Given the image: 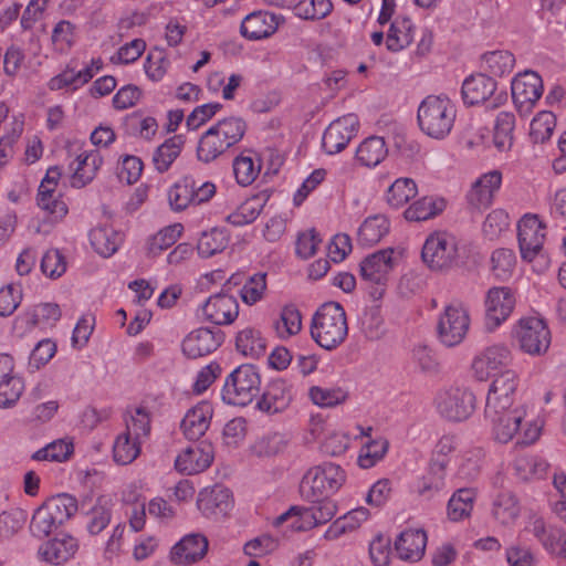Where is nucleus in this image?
<instances>
[{
    "label": "nucleus",
    "instance_id": "obj_1",
    "mask_svg": "<svg viewBox=\"0 0 566 566\" xmlns=\"http://www.w3.org/2000/svg\"><path fill=\"white\" fill-rule=\"evenodd\" d=\"M492 437L500 443L516 439L517 444H532L541 436L543 420L527 406H516L505 411L484 416Z\"/></svg>",
    "mask_w": 566,
    "mask_h": 566
},
{
    "label": "nucleus",
    "instance_id": "obj_2",
    "mask_svg": "<svg viewBox=\"0 0 566 566\" xmlns=\"http://www.w3.org/2000/svg\"><path fill=\"white\" fill-rule=\"evenodd\" d=\"M247 130L245 122L238 116L218 120L200 137L197 146V157L202 163H211L237 145Z\"/></svg>",
    "mask_w": 566,
    "mask_h": 566
},
{
    "label": "nucleus",
    "instance_id": "obj_3",
    "mask_svg": "<svg viewBox=\"0 0 566 566\" xmlns=\"http://www.w3.org/2000/svg\"><path fill=\"white\" fill-rule=\"evenodd\" d=\"M311 337L322 348L333 350L339 347L348 335L345 310L335 302L323 304L313 315Z\"/></svg>",
    "mask_w": 566,
    "mask_h": 566
},
{
    "label": "nucleus",
    "instance_id": "obj_4",
    "mask_svg": "<svg viewBox=\"0 0 566 566\" xmlns=\"http://www.w3.org/2000/svg\"><path fill=\"white\" fill-rule=\"evenodd\" d=\"M457 118L455 104L444 95H429L419 105L417 120L428 137L442 140L450 135Z\"/></svg>",
    "mask_w": 566,
    "mask_h": 566
},
{
    "label": "nucleus",
    "instance_id": "obj_5",
    "mask_svg": "<svg viewBox=\"0 0 566 566\" xmlns=\"http://www.w3.org/2000/svg\"><path fill=\"white\" fill-rule=\"evenodd\" d=\"M346 482L344 469L333 462H324L310 468L300 482L298 491L303 500L315 503L337 493Z\"/></svg>",
    "mask_w": 566,
    "mask_h": 566
},
{
    "label": "nucleus",
    "instance_id": "obj_6",
    "mask_svg": "<svg viewBox=\"0 0 566 566\" xmlns=\"http://www.w3.org/2000/svg\"><path fill=\"white\" fill-rule=\"evenodd\" d=\"M77 512L76 499L69 494H59L46 500L33 513L30 530L39 537L49 536Z\"/></svg>",
    "mask_w": 566,
    "mask_h": 566
},
{
    "label": "nucleus",
    "instance_id": "obj_7",
    "mask_svg": "<svg viewBox=\"0 0 566 566\" xmlns=\"http://www.w3.org/2000/svg\"><path fill=\"white\" fill-rule=\"evenodd\" d=\"M261 378L256 368L249 364L237 367L227 378L221 391L227 405L245 407L259 395Z\"/></svg>",
    "mask_w": 566,
    "mask_h": 566
},
{
    "label": "nucleus",
    "instance_id": "obj_8",
    "mask_svg": "<svg viewBox=\"0 0 566 566\" xmlns=\"http://www.w3.org/2000/svg\"><path fill=\"white\" fill-rule=\"evenodd\" d=\"M433 406L443 419L451 422H461L473 415L476 399L469 388L450 386L437 391Z\"/></svg>",
    "mask_w": 566,
    "mask_h": 566
},
{
    "label": "nucleus",
    "instance_id": "obj_9",
    "mask_svg": "<svg viewBox=\"0 0 566 566\" xmlns=\"http://www.w3.org/2000/svg\"><path fill=\"white\" fill-rule=\"evenodd\" d=\"M512 337L518 348L530 356L545 355L551 346V331L537 316L521 317L512 328Z\"/></svg>",
    "mask_w": 566,
    "mask_h": 566
},
{
    "label": "nucleus",
    "instance_id": "obj_10",
    "mask_svg": "<svg viewBox=\"0 0 566 566\" xmlns=\"http://www.w3.org/2000/svg\"><path fill=\"white\" fill-rule=\"evenodd\" d=\"M471 326L469 307L462 303H450L439 315L437 333L439 342L447 347L460 345Z\"/></svg>",
    "mask_w": 566,
    "mask_h": 566
},
{
    "label": "nucleus",
    "instance_id": "obj_11",
    "mask_svg": "<svg viewBox=\"0 0 566 566\" xmlns=\"http://www.w3.org/2000/svg\"><path fill=\"white\" fill-rule=\"evenodd\" d=\"M517 237L521 256L527 262L537 261L541 271L547 268V259L543 254L545 226L535 214H525L517 224Z\"/></svg>",
    "mask_w": 566,
    "mask_h": 566
},
{
    "label": "nucleus",
    "instance_id": "obj_12",
    "mask_svg": "<svg viewBox=\"0 0 566 566\" xmlns=\"http://www.w3.org/2000/svg\"><path fill=\"white\" fill-rule=\"evenodd\" d=\"M421 256L431 270L449 269L458 259V241L451 233L436 231L426 239Z\"/></svg>",
    "mask_w": 566,
    "mask_h": 566
},
{
    "label": "nucleus",
    "instance_id": "obj_13",
    "mask_svg": "<svg viewBox=\"0 0 566 566\" xmlns=\"http://www.w3.org/2000/svg\"><path fill=\"white\" fill-rule=\"evenodd\" d=\"M518 384V376L513 369H505L496 376L489 387L484 416L523 406L516 401Z\"/></svg>",
    "mask_w": 566,
    "mask_h": 566
},
{
    "label": "nucleus",
    "instance_id": "obj_14",
    "mask_svg": "<svg viewBox=\"0 0 566 566\" xmlns=\"http://www.w3.org/2000/svg\"><path fill=\"white\" fill-rule=\"evenodd\" d=\"M60 179V169L57 167L49 168L39 186L36 195L38 207L53 222L63 220L69 212V207L57 189Z\"/></svg>",
    "mask_w": 566,
    "mask_h": 566
},
{
    "label": "nucleus",
    "instance_id": "obj_15",
    "mask_svg": "<svg viewBox=\"0 0 566 566\" xmlns=\"http://www.w3.org/2000/svg\"><path fill=\"white\" fill-rule=\"evenodd\" d=\"M513 354L504 344H493L478 353L472 360V373L480 381H486L499 376L505 369H511Z\"/></svg>",
    "mask_w": 566,
    "mask_h": 566
},
{
    "label": "nucleus",
    "instance_id": "obj_16",
    "mask_svg": "<svg viewBox=\"0 0 566 566\" xmlns=\"http://www.w3.org/2000/svg\"><path fill=\"white\" fill-rule=\"evenodd\" d=\"M512 98L520 113H528L542 97L544 85L542 77L526 70L516 74L511 83Z\"/></svg>",
    "mask_w": 566,
    "mask_h": 566
},
{
    "label": "nucleus",
    "instance_id": "obj_17",
    "mask_svg": "<svg viewBox=\"0 0 566 566\" xmlns=\"http://www.w3.org/2000/svg\"><path fill=\"white\" fill-rule=\"evenodd\" d=\"M515 302L510 287H492L488 291L484 301V326L488 332H494L511 316Z\"/></svg>",
    "mask_w": 566,
    "mask_h": 566
},
{
    "label": "nucleus",
    "instance_id": "obj_18",
    "mask_svg": "<svg viewBox=\"0 0 566 566\" xmlns=\"http://www.w3.org/2000/svg\"><path fill=\"white\" fill-rule=\"evenodd\" d=\"M392 249L380 250L365 258L360 263V276L363 280L378 285L371 296L377 300L384 294V285L394 268Z\"/></svg>",
    "mask_w": 566,
    "mask_h": 566
},
{
    "label": "nucleus",
    "instance_id": "obj_19",
    "mask_svg": "<svg viewBox=\"0 0 566 566\" xmlns=\"http://www.w3.org/2000/svg\"><path fill=\"white\" fill-rule=\"evenodd\" d=\"M358 127L359 120L355 114L338 117L325 129L322 140L323 148L329 155L342 151L356 136Z\"/></svg>",
    "mask_w": 566,
    "mask_h": 566
},
{
    "label": "nucleus",
    "instance_id": "obj_20",
    "mask_svg": "<svg viewBox=\"0 0 566 566\" xmlns=\"http://www.w3.org/2000/svg\"><path fill=\"white\" fill-rule=\"evenodd\" d=\"M317 505L306 509V507H291L287 512L281 514L275 520V525H281L285 521L291 517L300 516L304 520L305 528H312L314 526L325 524L329 522L337 513V504L335 501L331 500V497L316 501ZM295 528H303V525H297L296 523L292 524Z\"/></svg>",
    "mask_w": 566,
    "mask_h": 566
},
{
    "label": "nucleus",
    "instance_id": "obj_21",
    "mask_svg": "<svg viewBox=\"0 0 566 566\" xmlns=\"http://www.w3.org/2000/svg\"><path fill=\"white\" fill-rule=\"evenodd\" d=\"M448 459L434 458L428 470L413 483V492L426 500H431L447 486Z\"/></svg>",
    "mask_w": 566,
    "mask_h": 566
},
{
    "label": "nucleus",
    "instance_id": "obj_22",
    "mask_svg": "<svg viewBox=\"0 0 566 566\" xmlns=\"http://www.w3.org/2000/svg\"><path fill=\"white\" fill-rule=\"evenodd\" d=\"M202 315L207 322L216 325H229L239 315L237 298L227 293L211 295L202 305Z\"/></svg>",
    "mask_w": 566,
    "mask_h": 566
},
{
    "label": "nucleus",
    "instance_id": "obj_23",
    "mask_svg": "<svg viewBox=\"0 0 566 566\" xmlns=\"http://www.w3.org/2000/svg\"><path fill=\"white\" fill-rule=\"evenodd\" d=\"M283 18L269 11H254L248 14L240 27L243 38L250 41H259L274 34Z\"/></svg>",
    "mask_w": 566,
    "mask_h": 566
},
{
    "label": "nucleus",
    "instance_id": "obj_24",
    "mask_svg": "<svg viewBox=\"0 0 566 566\" xmlns=\"http://www.w3.org/2000/svg\"><path fill=\"white\" fill-rule=\"evenodd\" d=\"M223 333L206 327L190 332L182 342V352L189 358H198L214 352L223 343Z\"/></svg>",
    "mask_w": 566,
    "mask_h": 566
},
{
    "label": "nucleus",
    "instance_id": "obj_25",
    "mask_svg": "<svg viewBox=\"0 0 566 566\" xmlns=\"http://www.w3.org/2000/svg\"><path fill=\"white\" fill-rule=\"evenodd\" d=\"M70 153L75 156L70 164L73 170L72 184L75 187H83L95 177L103 163L102 156L94 149L81 150L77 145H72Z\"/></svg>",
    "mask_w": 566,
    "mask_h": 566
},
{
    "label": "nucleus",
    "instance_id": "obj_26",
    "mask_svg": "<svg viewBox=\"0 0 566 566\" xmlns=\"http://www.w3.org/2000/svg\"><path fill=\"white\" fill-rule=\"evenodd\" d=\"M213 460V448L207 441L192 442L179 454V472L198 474L208 469Z\"/></svg>",
    "mask_w": 566,
    "mask_h": 566
},
{
    "label": "nucleus",
    "instance_id": "obj_27",
    "mask_svg": "<svg viewBox=\"0 0 566 566\" xmlns=\"http://www.w3.org/2000/svg\"><path fill=\"white\" fill-rule=\"evenodd\" d=\"M502 185V174L491 170L480 176L468 191L467 199L471 207L483 209L489 207Z\"/></svg>",
    "mask_w": 566,
    "mask_h": 566
},
{
    "label": "nucleus",
    "instance_id": "obj_28",
    "mask_svg": "<svg viewBox=\"0 0 566 566\" xmlns=\"http://www.w3.org/2000/svg\"><path fill=\"white\" fill-rule=\"evenodd\" d=\"M293 399L292 386L284 379H274L258 401V408L266 413H277L285 410Z\"/></svg>",
    "mask_w": 566,
    "mask_h": 566
},
{
    "label": "nucleus",
    "instance_id": "obj_29",
    "mask_svg": "<svg viewBox=\"0 0 566 566\" xmlns=\"http://www.w3.org/2000/svg\"><path fill=\"white\" fill-rule=\"evenodd\" d=\"M77 549V539L69 534H62L43 543L38 553L42 560L53 565H61L70 560Z\"/></svg>",
    "mask_w": 566,
    "mask_h": 566
},
{
    "label": "nucleus",
    "instance_id": "obj_30",
    "mask_svg": "<svg viewBox=\"0 0 566 566\" xmlns=\"http://www.w3.org/2000/svg\"><path fill=\"white\" fill-rule=\"evenodd\" d=\"M427 533L422 528H408L399 534L395 548L400 559L406 562L420 560L426 552Z\"/></svg>",
    "mask_w": 566,
    "mask_h": 566
},
{
    "label": "nucleus",
    "instance_id": "obj_31",
    "mask_svg": "<svg viewBox=\"0 0 566 566\" xmlns=\"http://www.w3.org/2000/svg\"><path fill=\"white\" fill-rule=\"evenodd\" d=\"M232 503L230 490L222 485L201 491L197 501L198 509L206 516L226 515L231 510Z\"/></svg>",
    "mask_w": 566,
    "mask_h": 566
},
{
    "label": "nucleus",
    "instance_id": "obj_32",
    "mask_svg": "<svg viewBox=\"0 0 566 566\" xmlns=\"http://www.w3.org/2000/svg\"><path fill=\"white\" fill-rule=\"evenodd\" d=\"M212 418V407L207 401L198 402L190 408L181 421L184 434L189 440H198L205 434Z\"/></svg>",
    "mask_w": 566,
    "mask_h": 566
},
{
    "label": "nucleus",
    "instance_id": "obj_33",
    "mask_svg": "<svg viewBox=\"0 0 566 566\" xmlns=\"http://www.w3.org/2000/svg\"><path fill=\"white\" fill-rule=\"evenodd\" d=\"M496 90V82L484 74L467 77L462 84V98L467 105H478L489 101Z\"/></svg>",
    "mask_w": 566,
    "mask_h": 566
},
{
    "label": "nucleus",
    "instance_id": "obj_34",
    "mask_svg": "<svg viewBox=\"0 0 566 566\" xmlns=\"http://www.w3.org/2000/svg\"><path fill=\"white\" fill-rule=\"evenodd\" d=\"M357 428L360 431V437L368 438V441L365 442L360 448L357 463L363 469L373 468L377 462H379L385 457L389 443L387 439L380 436L371 438V427L365 429L358 426Z\"/></svg>",
    "mask_w": 566,
    "mask_h": 566
},
{
    "label": "nucleus",
    "instance_id": "obj_35",
    "mask_svg": "<svg viewBox=\"0 0 566 566\" xmlns=\"http://www.w3.org/2000/svg\"><path fill=\"white\" fill-rule=\"evenodd\" d=\"M214 193V184L207 181L197 186L191 177H184L182 185L179 184V211L188 206H196L209 201Z\"/></svg>",
    "mask_w": 566,
    "mask_h": 566
},
{
    "label": "nucleus",
    "instance_id": "obj_36",
    "mask_svg": "<svg viewBox=\"0 0 566 566\" xmlns=\"http://www.w3.org/2000/svg\"><path fill=\"white\" fill-rule=\"evenodd\" d=\"M369 511L359 506L335 520L324 533L326 541H335L340 536L359 528L369 518Z\"/></svg>",
    "mask_w": 566,
    "mask_h": 566
},
{
    "label": "nucleus",
    "instance_id": "obj_37",
    "mask_svg": "<svg viewBox=\"0 0 566 566\" xmlns=\"http://www.w3.org/2000/svg\"><path fill=\"white\" fill-rule=\"evenodd\" d=\"M478 491L474 488L457 490L448 501L447 516L451 522H460L471 516Z\"/></svg>",
    "mask_w": 566,
    "mask_h": 566
},
{
    "label": "nucleus",
    "instance_id": "obj_38",
    "mask_svg": "<svg viewBox=\"0 0 566 566\" xmlns=\"http://www.w3.org/2000/svg\"><path fill=\"white\" fill-rule=\"evenodd\" d=\"M310 400L319 408L332 409L344 405L349 392L342 386H312L308 389Z\"/></svg>",
    "mask_w": 566,
    "mask_h": 566
},
{
    "label": "nucleus",
    "instance_id": "obj_39",
    "mask_svg": "<svg viewBox=\"0 0 566 566\" xmlns=\"http://www.w3.org/2000/svg\"><path fill=\"white\" fill-rule=\"evenodd\" d=\"M262 168L261 158L253 151H243L233 160V172L239 185L250 186Z\"/></svg>",
    "mask_w": 566,
    "mask_h": 566
},
{
    "label": "nucleus",
    "instance_id": "obj_40",
    "mask_svg": "<svg viewBox=\"0 0 566 566\" xmlns=\"http://www.w3.org/2000/svg\"><path fill=\"white\" fill-rule=\"evenodd\" d=\"M444 209V199L427 196L409 206L403 216L408 221H424L440 214Z\"/></svg>",
    "mask_w": 566,
    "mask_h": 566
},
{
    "label": "nucleus",
    "instance_id": "obj_41",
    "mask_svg": "<svg viewBox=\"0 0 566 566\" xmlns=\"http://www.w3.org/2000/svg\"><path fill=\"white\" fill-rule=\"evenodd\" d=\"M61 311L56 304L43 303L35 305L18 317V322L25 325L27 328H33L41 325H50L59 321Z\"/></svg>",
    "mask_w": 566,
    "mask_h": 566
},
{
    "label": "nucleus",
    "instance_id": "obj_42",
    "mask_svg": "<svg viewBox=\"0 0 566 566\" xmlns=\"http://www.w3.org/2000/svg\"><path fill=\"white\" fill-rule=\"evenodd\" d=\"M92 248L102 256L113 255L122 243V235L111 227H97L90 232Z\"/></svg>",
    "mask_w": 566,
    "mask_h": 566
},
{
    "label": "nucleus",
    "instance_id": "obj_43",
    "mask_svg": "<svg viewBox=\"0 0 566 566\" xmlns=\"http://www.w3.org/2000/svg\"><path fill=\"white\" fill-rule=\"evenodd\" d=\"M208 539L201 534H189L179 541V566L191 565L205 557Z\"/></svg>",
    "mask_w": 566,
    "mask_h": 566
},
{
    "label": "nucleus",
    "instance_id": "obj_44",
    "mask_svg": "<svg viewBox=\"0 0 566 566\" xmlns=\"http://www.w3.org/2000/svg\"><path fill=\"white\" fill-rule=\"evenodd\" d=\"M388 149L382 137L371 136L363 140L357 150L356 159L366 167H376L387 156Z\"/></svg>",
    "mask_w": 566,
    "mask_h": 566
},
{
    "label": "nucleus",
    "instance_id": "obj_45",
    "mask_svg": "<svg viewBox=\"0 0 566 566\" xmlns=\"http://www.w3.org/2000/svg\"><path fill=\"white\" fill-rule=\"evenodd\" d=\"M235 347L243 356L258 358L265 353L266 345L261 332L248 326L238 332Z\"/></svg>",
    "mask_w": 566,
    "mask_h": 566
},
{
    "label": "nucleus",
    "instance_id": "obj_46",
    "mask_svg": "<svg viewBox=\"0 0 566 566\" xmlns=\"http://www.w3.org/2000/svg\"><path fill=\"white\" fill-rule=\"evenodd\" d=\"M389 231V221L384 214L370 216L358 229V242L366 247L377 244Z\"/></svg>",
    "mask_w": 566,
    "mask_h": 566
},
{
    "label": "nucleus",
    "instance_id": "obj_47",
    "mask_svg": "<svg viewBox=\"0 0 566 566\" xmlns=\"http://www.w3.org/2000/svg\"><path fill=\"white\" fill-rule=\"evenodd\" d=\"M515 116L511 112H500L494 123L493 144L499 151H509L514 143Z\"/></svg>",
    "mask_w": 566,
    "mask_h": 566
},
{
    "label": "nucleus",
    "instance_id": "obj_48",
    "mask_svg": "<svg viewBox=\"0 0 566 566\" xmlns=\"http://www.w3.org/2000/svg\"><path fill=\"white\" fill-rule=\"evenodd\" d=\"M142 441L123 431L113 443V460L119 465L134 462L142 450Z\"/></svg>",
    "mask_w": 566,
    "mask_h": 566
},
{
    "label": "nucleus",
    "instance_id": "obj_49",
    "mask_svg": "<svg viewBox=\"0 0 566 566\" xmlns=\"http://www.w3.org/2000/svg\"><path fill=\"white\" fill-rule=\"evenodd\" d=\"M492 515L502 526H511L520 515V505L511 493H501L492 505Z\"/></svg>",
    "mask_w": 566,
    "mask_h": 566
},
{
    "label": "nucleus",
    "instance_id": "obj_50",
    "mask_svg": "<svg viewBox=\"0 0 566 566\" xmlns=\"http://www.w3.org/2000/svg\"><path fill=\"white\" fill-rule=\"evenodd\" d=\"M418 193L416 182L411 178L396 179L386 191V201L392 208H401Z\"/></svg>",
    "mask_w": 566,
    "mask_h": 566
},
{
    "label": "nucleus",
    "instance_id": "obj_51",
    "mask_svg": "<svg viewBox=\"0 0 566 566\" xmlns=\"http://www.w3.org/2000/svg\"><path fill=\"white\" fill-rule=\"evenodd\" d=\"M90 81L91 74L88 71H75V69L70 63L61 73L50 78L48 82V87L51 91H60L63 88H71L75 91Z\"/></svg>",
    "mask_w": 566,
    "mask_h": 566
},
{
    "label": "nucleus",
    "instance_id": "obj_52",
    "mask_svg": "<svg viewBox=\"0 0 566 566\" xmlns=\"http://www.w3.org/2000/svg\"><path fill=\"white\" fill-rule=\"evenodd\" d=\"M413 40V24L410 19L392 22L387 34L386 45L391 52H398L410 45Z\"/></svg>",
    "mask_w": 566,
    "mask_h": 566
},
{
    "label": "nucleus",
    "instance_id": "obj_53",
    "mask_svg": "<svg viewBox=\"0 0 566 566\" xmlns=\"http://www.w3.org/2000/svg\"><path fill=\"white\" fill-rule=\"evenodd\" d=\"M274 329L281 339H289L298 334L302 329L300 311L294 305L284 306L274 323Z\"/></svg>",
    "mask_w": 566,
    "mask_h": 566
},
{
    "label": "nucleus",
    "instance_id": "obj_54",
    "mask_svg": "<svg viewBox=\"0 0 566 566\" xmlns=\"http://www.w3.org/2000/svg\"><path fill=\"white\" fill-rule=\"evenodd\" d=\"M333 8L331 0H300L293 7V13L305 21H319L328 17Z\"/></svg>",
    "mask_w": 566,
    "mask_h": 566
},
{
    "label": "nucleus",
    "instance_id": "obj_55",
    "mask_svg": "<svg viewBox=\"0 0 566 566\" xmlns=\"http://www.w3.org/2000/svg\"><path fill=\"white\" fill-rule=\"evenodd\" d=\"M229 243V235L226 230L211 229L203 232L198 241V253L203 258H210L222 252Z\"/></svg>",
    "mask_w": 566,
    "mask_h": 566
},
{
    "label": "nucleus",
    "instance_id": "obj_56",
    "mask_svg": "<svg viewBox=\"0 0 566 566\" xmlns=\"http://www.w3.org/2000/svg\"><path fill=\"white\" fill-rule=\"evenodd\" d=\"M76 27L67 20L59 21L51 34L53 50L60 54H66L75 44Z\"/></svg>",
    "mask_w": 566,
    "mask_h": 566
},
{
    "label": "nucleus",
    "instance_id": "obj_57",
    "mask_svg": "<svg viewBox=\"0 0 566 566\" xmlns=\"http://www.w3.org/2000/svg\"><path fill=\"white\" fill-rule=\"evenodd\" d=\"M556 128V116L548 111L538 112L530 124V137L534 143H545L551 139Z\"/></svg>",
    "mask_w": 566,
    "mask_h": 566
},
{
    "label": "nucleus",
    "instance_id": "obj_58",
    "mask_svg": "<svg viewBox=\"0 0 566 566\" xmlns=\"http://www.w3.org/2000/svg\"><path fill=\"white\" fill-rule=\"evenodd\" d=\"M483 67L494 76L510 74L515 64L514 55L509 51L488 52L482 57Z\"/></svg>",
    "mask_w": 566,
    "mask_h": 566
},
{
    "label": "nucleus",
    "instance_id": "obj_59",
    "mask_svg": "<svg viewBox=\"0 0 566 566\" xmlns=\"http://www.w3.org/2000/svg\"><path fill=\"white\" fill-rule=\"evenodd\" d=\"M516 266V255L513 250L500 248L491 255V270L500 281L509 280Z\"/></svg>",
    "mask_w": 566,
    "mask_h": 566
},
{
    "label": "nucleus",
    "instance_id": "obj_60",
    "mask_svg": "<svg viewBox=\"0 0 566 566\" xmlns=\"http://www.w3.org/2000/svg\"><path fill=\"white\" fill-rule=\"evenodd\" d=\"M483 452L473 449L463 452L458 461L457 476L463 481H474L481 472Z\"/></svg>",
    "mask_w": 566,
    "mask_h": 566
},
{
    "label": "nucleus",
    "instance_id": "obj_61",
    "mask_svg": "<svg viewBox=\"0 0 566 566\" xmlns=\"http://www.w3.org/2000/svg\"><path fill=\"white\" fill-rule=\"evenodd\" d=\"M72 453L73 443L64 439H59L35 451L32 454V459L35 461L63 462L67 460Z\"/></svg>",
    "mask_w": 566,
    "mask_h": 566
},
{
    "label": "nucleus",
    "instance_id": "obj_62",
    "mask_svg": "<svg viewBox=\"0 0 566 566\" xmlns=\"http://www.w3.org/2000/svg\"><path fill=\"white\" fill-rule=\"evenodd\" d=\"M125 432L142 442L150 432V415L144 407L135 408L126 418Z\"/></svg>",
    "mask_w": 566,
    "mask_h": 566
},
{
    "label": "nucleus",
    "instance_id": "obj_63",
    "mask_svg": "<svg viewBox=\"0 0 566 566\" xmlns=\"http://www.w3.org/2000/svg\"><path fill=\"white\" fill-rule=\"evenodd\" d=\"M350 444V437L336 428L327 427L322 439V449L326 454L336 457L346 452Z\"/></svg>",
    "mask_w": 566,
    "mask_h": 566
},
{
    "label": "nucleus",
    "instance_id": "obj_64",
    "mask_svg": "<svg viewBox=\"0 0 566 566\" xmlns=\"http://www.w3.org/2000/svg\"><path fill=\"white\" fill-rule=\"evenodd\" d=\"M368 553L373 566H389L391 558L390 539L382 534H377L369 543Z\"/></svg>",
    "mask_w": 566,
    "mask_h": 566
}]
</instances>
